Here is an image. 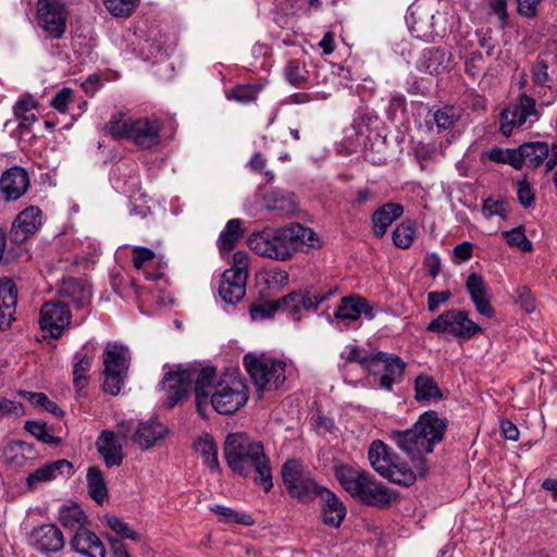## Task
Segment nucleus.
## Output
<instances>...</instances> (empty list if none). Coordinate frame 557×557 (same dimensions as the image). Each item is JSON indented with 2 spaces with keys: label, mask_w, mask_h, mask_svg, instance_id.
<instances>
[{
  "label": "nucleus",
  "mask_w": 557,
  "mask_h": 557,
  "mask_svg": "<svg viewBox=\"0 0 557 557\" xmlns=\"http://www.w3.org/2000/svg\"><path fill=\"white\" fill-rule=\"evenodd\" d=\"M375 361L377 368L375 372H369V374L377 377V384L381 388L392 391L394 384L403 381L407 367L406 362L397 355L383 351L376 352Z\"/></svg>",
  "instance_id": "16"
},
{
  "label": "nucleus",
  "mask_w": 557,
  "mask_h": 557,
  "mask_svg": "<svg viewBox=\"0 0 557 557\" xmlns=\"http://www.w3.org/2000/svg\"><path fill=\"white\" fill-rule=\"evenodd\" d=\"M318 496H320L322 500L321 511L323 523L332 528H338L346 517L345 505L326 487H322Z\"/></svg>",
  "instance_id": "27"
},
{
  "label": "nucleus",
  "mask_w": 557,
  "mask_h": 557,
  "mask_svg": "<svg viewBox=\"0 0 557 557\" xmlns=\"http://www.w3.org/2000/svg\"><path fill=\"white\" fill-rule=\"evenodd\" d=\"M502 236L511 247H517L522 251L532 250V243L527 238L524 231L521 226L512 228L510 231H504L502 233Z\"/></svg>",
  "instance_id": "54"
},
{
  "label": "nucleus",
  "mask_w": 557,
  "mask_h": 557,
  "mask_svg": "<svg viewBox=\"0 0 557 557\" xmlns=\"http://www.w3.org/2000/svg\"><path fill=\"white\" fill-rule=\"evenodd\" d=\"M243 221L240 219H232L224 226L218 238V247L221 252L231 251L237 242L244 236Z\"/></svg>",
  "instance_id": "39"
},
{
  "label": "nucleus",
  "mask_w": 557,
  "mask_h": 557,
  "mask_svg": "<svg viewBox=\"0 0 557 557\" xmlns=\"http://www.w3.org/2000/svg\"><path fill=\"white\" fill-rule=\"evenodd\" d=\"M165 431V426L157 421L141 422L132 438L140 448L148 449L163 437Z\"/></svg>",
  "instance_id": "37"
},
{
  "label": "nucleus",
  "mask_w": 557,
  "mask_h": 557,
  "mask_svg": "<svg viewBox=\"0 0 557 557\" xmlns=\"http://www.w3.org/2000/svg\"><path fill=\"white\" fill-rule=\"evenodd\" d=\"M67 12L61 0H44L38 8V24L51 38H61L65 32Z\"/></svg>",
  "instance_id": "17"
},
{
  "label": "nucleus",
  "mask_w": 557,
  "mask_h": 557,
  "mask_svg": "<svg viewBox=\"0 0 557 557\" xmlns=\"http://www.w3.org/2000/svg\"><path fill=\"white\" fill-rule=\"evenodd\" d=\"M247 387L234 373H224L214 386L210 404L220 414H233L246 405Z\"/></svg>",
  "instance_id": "8"
},
{
  "label": "nucleus",
  "mask_w": 557,
  "mask_h": 557,
  "mask_svg": "<svg viewBox=\"0 0 557 557\" xmlns=\"http://www.w3.org/2000/svg\"><path fill=\"white\" fill-rule=\"evenodd\" d=\"M186 370L193 371V382H195L194 392L196 397V408L200 416L205 417V410L209 399L216 385V371L213 367L198 369L195 366L186 367Z\"/></svg>",
  "instance_id": "20"
},
{
  "label": "nucleus",
  "mask_w": 557,
  "mask_h": 557,
  "mask_svg": "<svg viewBox=\"0 0 557 557\" xmlns=\"http://www.w3.org/2000/svg\"><path fill=\"white\" fill-rule=\"evenodd\" d=\"M259 90L260 89L253 85H239L228 90L226 98L245 104L255 101Z\"/></svg>",
  "instance_id": "52"
},
{
  "label": "nucleus",
  "mask_w": 557,
  "mask_h": 557,
  "mask_svg": "<svg viewBox=\"0 0 557 557\" xmlns=\"http://www.w3.org/2000/svg\"><path fill=\"white\" fill-rule=\"evenodd\" d=\"M25 430L30 433L38 441L49 444V445H59L61 443V438L51 435L48 432L47 424L39 421H26Z\"/></svg>",
  "instance_id": "49"
},
{
  "label": "nucleus",
  "mask_w": 557,
  "mask_h": 557,
  "mask_svg": "<svg viewBox=\"0 0 557 557\" xmlns=\"http://www.w3.org/2000/svg\"><path fill=\"white\" fill-rule=\"evenodd\" d=\"M27 544L41 555H51L61 552L65 539L61 529L54 523H42L30 530Z\"/></svg>",
  "instance_id": "14"
},
{
  "label": "nucleus",
  "mask_w": 557,
  "mask_h": 557,
  "mask_svg": "<svg viewBox=\"0 0 557 557\" xmlns=\"http://www.w3.org/2000/svg\"><path fill=\"white\" fill-rule=\"evenodd\" d=\"M282 308H286V302H283L281 298L276 301L252 306L250 308V315L252 320H262L272 317Z\"/></svg>",
  "instance_id": "55"
},
{
  "label": "nucleus",
  "mask_w": 557,
  "mask_h": 557,
  "mask_svg": "<svg viewBox=\"0 0 557 557\" xmlns=\"http://www.w3.org/2000/svg\"><path fill=\"white\" fill-rule=\"evenodd\" d=\"M416 237L414 223L405 221L396 226L392 233L393 243L400 249H407L411 246Z\"/></svg>",
  "instance_id": "45"
},
{
  "label": "nucleus",
  "mask_w": 557,
  "mask_h": 557,
  "mask_svg": "<svg viewBox=\"0 0 557 557\" xmlns=\"http://www.w3.org/2000/svg\"><path fill=\"white\" fill-rule=\"evenodd\" d=\"M281 475L289 496L300 503L312 500L323 487L315 482L305 462L297 458L283 463Z\"/></svg>",
  "instance_id": "6"
},
{
  "label": "nucleus",
  "mask_w": 557,
  "mask_h": 557,
  "mask_svg": "<svg viewBox=\"0 0 557 557\" xmlns=\"http://www.w3.org/2000/svg\"><path fill=\"white\" fill-rule=\"evenodd\" d=\"M72 469L73 465L66 459L48 462L29 473L26 482L29 488H35L39 483L54 480L59 474H70Z\"/></svg>",
  "instance_id": "32"
},
{
  "label": "nucleus",
  "mask_w": 557,
  "mask_h": 557,
  "mask_svg": "<svg viewBox=\"0 0 557 557\" xmlns=\"http://www.w3.org/2000/svg\"><path fill=\"white\" fill-rule=\"evenodd\" d=\"M454 62V55L445 47H431L423 49L417 61L416 69L424 74L437 76L447 73Z\"/></svg>",
  "instance_id": "18"
},
{
  "label": "nucleus",
  "mask_w": 557,
  "mask_h": 557,
  "mask_svg": "<svg viewBox=\"0 0 557 557\" xmlns=\"http://www.w3.org/2000/svg\"><path fill=\"white\" fill-rule=\"evenodd\" d=\"M466 287L471 300L490 297L487 284L481 274L471 273L467 277Z\"/></svg>",
  "instance_id": "51"
},
{
  "label": "nucleus",
  "mask_w": 557,
  "mask_h": 557,
  "mask_svg": "<svg viewBox=\"0 0 557 557\" xmlns=\"http://www.w3.org/2000/svg\"><path fill=\"white\" fill-rule=\"evenodd\" d=\"M131 362L129 350L124 345L108 343L103 352V375L102 388L106 393L116 396L120 394L127 375Z\"/></svg>",
  "instance_id": "9"
},
{
  "label": "nucleus",
  "mask_w": 557,
  "mask_h": 557,
  "mask_svg": "<svg viewBox=\"0 0 557 557\" xmlns=\"http://www.w3.org/2000/svg\"><path fill=\"white\" fill-rule=\"evenodd\" d=\"M284 74L286 81L294 86H300L308 79V72L299 60L288 61Z\"/></svg>",
  "instance_id": "50"
},
{
  "label": "nucleus",
  "mask_w": 557,
  "mask_h": 557,
  "mask_svg": "<svg viewBox=\"0 0 557 557\" xmlns=\"http://www.w3.org/2000/svg\"><path fill=\"white\" fill-rule=\"evenodd\" d=\"M61 297L67 298L75 308L82 309L90 304L91 292L82 281L69 277L63 280L59 289Z\"/></svg>",
  "instance_id": "33"
},
{
  "label": "nucleus",
  "mask_w": 557,
  "mask_h": 557,
  "mask_svg": "<svg viewBox=\"0 0 557 557\" xmlns=\"http://www.w3.org/2000/svg\"><path fill=\"white\" fill-rule=\"evenodd\" d=\"M212 511L221 516V520L225 523H239L244 525H252L255 523L250 515L235 511L228 507L215 505L212 507Z\"/></svg>",
  "instance_id": "48"
},
{
  "label": "nucleus",
  "mask_w": 557,
  "mask_h": 557,
  "mask_svg": "<svg viewBox=\"0 0 557 557\" xmlns=\"http://www.w3.org/2000/svg\"><path fill=\"white\" fill-rule=\"evenodd\" d=\"M249 268L248 252H234L232 265L222 273L219 284V295L225 304L235 305L245 297Z\"/></svg>",
  "instance_id": "7"
},
{
  "label": "nucleus",
  "mask_w": 557,
  "mask_h": 557,
  "mask_svg": "<svg viewBox=\"0 0 557 557\" xmlns=\"http://www.w3.org/2000/svg\"><path fill=\"white\" fill-rule=\"evenodd\" d=\"M133 264L136 269H141L147 262L154 258V252L146 247H135L132 250Z\"/></svg>",
  "instance_id": "63"
},
{
  "label": "nucleus",
  "mask_w": 557,
  "mask_h": 557,
  "mask_svg": "<svg viewBox=\"0 0 557 557\" xmlns=\"http://www.w3.org/2000/svg\"><path fill=\"white\" fill-rule=\"evenodd\" d=\"M96 447L108 467L120 466L123 462V447L114 432L102 431L96 441Z\"/></svg>",
  "instance_id": "28"
},
{
  "label": "nucleus",
  "mask_w": 557,
  "mask_h": 557,
  "mask_svg": "<svg viewBox=\"0 0 557 557\" xmlns=\"http://www.w3.org/2000/svg\"><path fill=\"white\" fill-rule=\"evenodd\" d=\"M38 453L33 444L15 441L4 449V458L8 465L14 468H26L37 459Z\"/></svg>",
  "instance_id": "29"
},
{
  "label": "nucleus",
  "mask_w": 557,
  "mask_h": 557,
  "mask_svg": "<svg viewBox=\"0 0 557 557\" xmlns=\"http://www.w3.org/2000/svg\"><path fill=\"white\" fill-rule=\"evenodd\" d=\"M107 525L114 531L122 539H131L133 541H138L139 535L137 532L133 531L128 523L124 522L121 518L115 516H107L106 518Z\"/></svg>",
  "instance_id": "56"
},
{
  "label": "nucleus",
  "mask_w": 557,
  "mask_h": 557,
  "mask_svg": "<svg viewBox=\"0 0 557 557\" xmlns=\"http://www.w3.org/2000/svg\"><path fill=\"white\" fill-rule=\"evenodd\" d=\"M109 13L115 17H127L137 7V0H103Z\"/></svg>",
  "instance_id": "53"
},
{
  "label": "nucleus",
  "mask_w": 557,
  "mask_h": 557,
  "mask_svg": "<svg viewBox=\"0 0 557 557\" xmlns=\"http://www.w3.org/2000/svg\"><path fill=\"white\" fill-rule=\"evenodd\" d=\"M482 214L485 219L498 215L503 219L507 216L506 202L503 199L487 198L482 206Z\"/></svg>",
  "instance_id": "59"
},
{
  "label": "nucleus",
  "mask_w": 557,
  "mask_h": 557,
  "mask_svg": "<svg viewBox=\"0 0 557 557\" xmlns=\"http://www.w3.org/2000/svg\"><path fill=\"white\" fill-rule=\"evenodd\" d=\"M487 157L495 163L509 164L517 170L521 169L519 147L516 149L494 147L490 149Z\"/></svg>",
  "instance_id": "46"
},
{
  "label": "nucleus",
  "mask_w": 557,
  "mask_h": 557,
  "mask_svg": "<svg viewBox=\"0 0 557 557\" xmlns=\"http://www.w3.org/2000/svg\"><path fill=\"white\" fill-rule=\"evenodd\" d=\"M71 320L69 305L59 299L47 301L41 306L39 324L41 330L48 332L52 338H59L64 329L70 325Z\"/></svg>",
  "instance_id": "15"
},
{
  "label": "nucleus",
  "mask_w": 557,
  "mask_h": 557,
  "mask_svg": "<svg viewBox=\"0 0 557 557\" xmlns=\"http://www.w3.org/2000/svg\"><path fill=\"white\" fill-rule=\"evenodd\" d=\"M42 225V211L37 206H30L21 211L14 219L10 238L15 244H22L33 237Z\"/></svg>",
  "instance_id": "19"
},
{
  "label": "nucleus",
  "mask_w": 557,
  "mask_h": 557,
  "mask_svg": "<svg viewBox=\"0 0 557 557\" xmlns=\"http://www.w3.org/2000/svg\"><path fill=\"white\" fill-rule=\"evenodd\" d=\"M412 460L416 461V471L396 455V460H393V465L388 467V472L384 473L383 478L398 485H412L417 480V475L424 478L428 473L426 460L424 458L416 457Z\"/></svg>",
  "instance_id": "22"
},
{
  "label": "nucleus",
  "mask_w": 557,
  "mask_h": 557,
  "mask_svg": "<svg viewBox=\"0 0 557 557\" xmlns=\"http://www.w3.org/2000/svg\"><path fill=\"white\" fill-rule=\"evenodd\" d=\"M17 304V289L10 278L0 280V317L9 322L14 321V313Z\"/></svg>",
  "instance_id": "38"
},
{
  "label": "nucleus",
  "mask_w": 557,
  "mask_h": 557,
  "mask_svg": "<svg viewBox=\"0 0 557 557\" xmlns=\"http://www.w3.org/2000/svg\"><path fill=\"white\" fill-rule=\"evenodd\" d=\"M368 459L374 471L383 476L396 460V454L383 441L375 440L370 444Z\"/></svg>",
  "instance_id": "34"
},
{
  "label": "nucleus",
  "mask_w": 557,
  "mask_h": 557,
  "mask_svg": "<svg viewBox=\"0 0 557 557\" xmlns=\"http://www.w3.org/2000/svg\"><path fill=\"white\" fill-rule=\"evenodd\" d=\"M337 292L336 287H330L325 292H308L306 294L301 293H290L285 297H282V301L286 302V308H290L292 310H299L302 307L306 310L315 309L318 305L325 301L329 297L335 295Z\"/></svg>",
  "instance_id": "31"
},
{
  "label": "nucleus",
  "mask_w": 557,
  "mask_h": 557,
  "mask_svg": "<svg viewBox=\"0 0 557 557\" xmlns=\"http://www.w3.org/2000/svg\"><path fill=\"white\" fill-rule=\"evenodd\" d=\"M86 515L84 511L76 505L74 506H64L60 509L58 520L65 528L76 529L83 528V524L86 522Z\"/></svg>",
  "instance_id": "44"
},
{
  "label": "nucleus",
  "mask_w": 557,
  "mask_h": 557,
  "mask_svg": "<svg viewBox=\"0 0 557 557\" xmlns=\"http://www.w3.org/2000/svg\"><path fill=\"white\" fill-rule=\"evenodd\" d=\"M193 371L177 367L173 372H168L161 381V389L164 393V404L168 408H174L185 400L191 389Z\"/></svg>",
  "instance_id": "13"
},
{
  "label": "nucleus",
  "mask_w": 557,
  "mask_h": 557,
  "mask_svg": "<svg viewBox=\"0 0 557 557\" xmlns=\"http://www.w3.org/2000/svg\"><path fill=\"white\" fill-rule=\"evenodd\" d=\"M557 71V53L544 51L540 53L532 64L531 78L535 92L545 95V89L552 88L553 77Z\"/></svg>",
  "instance_id": "21"
},
{
  "label": "nucleus",
  "mask_w": 557,
  "mask_h": 557,
  "mask_svg": "<svg viewBox=\"0 0 557 557\" xmlns=\"http://www.w3.org/2000/svg\"><path fill=\"white\" fill-rule=\"evenodd\" d=\"M223 453L231 470L244 478L252 475L253 481L260 484L264 492L273 487L270 460L264 454L261 442L252 441L245 433L227 435Z\"/></svg>",
  "instance_id": "2"
},
{
  "label": "nucleus",
  "mask_w": 557,
  "mask_h": 557,
  "mask_svg": "<svg viewBox=\"0 0 557 557\" xmlns=\"http://www.w3.org/2000/svg\"><path fill=\"white\" fill-rule=\"evenodd\" d=\"M516 301L525 312L530 313L535 310V299L531 290L527 286H520L516 290Z\"/></svg>",
  "instance_id": "61"
},
{
  "label": "nucleus",
  "mask_w": 557,
  "mask_h": 557,
  "mask_svg": "<svg viewBox=\"0 0 557 557\" xmlns=\"http://www.w3.org/2000/svg\"><path fill=\"white\" fill-rule=\"evenodd\" d=\"M72 548L85 557H106V547L99 536L86 528L76 530L71 540Z\"/></svg>",
  "instance_id": "26"
},
{
  "label": "nucleus",
  "mask_w": 557,
  "mask_h": 557,
  "mask_svg": "<svg viewBox=\"0 0 557 557\" xmlns=\"http://www.w3.org/2000/svg\"><path fill=\"white\" fill-rule=\"evenodd\" d=\"M128 139L143 149H150L160 144L161 124L158 120L138 119L134 120Z\"/></svg>",
  "instance_id": "24"
},
{
  "label": "nucleus",
  "mask_w": 557,
  "mask_h": 557,
  "mask_svg": "<svg viewBox=\"0 0 557 557\" xmlns=\"http://www.w3.org/2000/svg\"><path fill=\"white\" fill-rule=\"evenodd\" d=\"M243 362L252 384L259 393L277 389L286 380L287 364L283 360L264 354L248 352L244 356Z\"/></svg>",
  "instance_id": "5"
},
{
  "label": "nucleus",
  "mask_w": 557,
  "mask_h": 557,
  "mask_svg": "<svg viewBox=\"0 0 557 557\" xmlns=\"http://www.w3.org/2000/svg\"><path fill=\"white\" fill-rule=\"evenodd\" d=\"M334 475L348 494L364 505L385 507L392 500L389 490L359 467L337 465L334 467Z\"/></svg>",
  "instance_id": "4"
},
{
  "label": "nucleus",
  "mask_w": 557,
  "mask_h": 557,
  "mask_svg": "<svg viewBox=\"0 0 557 557\" xmlns=\"http://www.w3.org/2000/svg\"><path fill=\"white\" fill-rule=\"evenodd\" d=\"M416 399L429 401L433 398H442V392L433 377L426 374L418 375L414 380Z\"/></svg>",
  "instance_id": "42"
},
{
  "label": "nucleus",
  "mask_w": 557,
  "mask_h": 557,
  "mask_svg": "<svg viewBox=\"0 0 557 557\" xmlns=\"http://www.w3.org/2000/svg\"><path fill=\"white\" fill-rule=\"evenodd\" d=\"M451 297V293L449 290L443 292H430L428 294V310L430 312H435L440 305L445 304Z\"/></svg>",
  "instance_id": "64"
},
{
  "label": "nucleus",
  "mask_w": 557,
  "mask_h": 557,
  "mask_svg": "<svg viewBox=\"0 0 557 557\" xmlns=\"http://www.w3.org/2000/svg\"><path fill=\"white\" fill-rule=\"evenodd\" d=\"M364 314L369 320L374 318L373 308L369 301L358 295L343 297L341 304L334 312V317L344 321L347 325L358 321Z\"/></svg>",
  "instance_id": "25"
},
{
  "label": "nucleus",
  "mask_w": 557,
  "mask_h": 557,
  "mask_svg": "<svg viewBox=\"0 0 557 557\" xmlns=\"http://www.w3.org/2000/svg\"><path fill=\"white\" fill-rule=\"evenodd\" d=\"M436 10L428 3H416L410 7L407 25L411 35L420 40L431 41L438 36L435 21Z\"/></svg>",
  "instance_id": "12"
},
{
  "label": "nucleus",
  "mask_w": 557,
  "mask_h": 557,
  "mask_svg": "<svg viewBox=\"0 0 557 557\" xmlns=\"http://www.w3.org/2000/svg\"><path fill=\"white\" fill-rule=\"evenodd\" d=\"M27 398L32 404L57 417H62L64 414V411L54 401L50 400L44 393L28 392Z\"/></svg>",
  "instance_id": "57"
},
{
  "label": "nucleus",
  "mask_w": 557,
  "mask_h": 557,
  "mask_svg": "<svg viewBox=\"0 0 557 557\" xmlns=\"http://www.w3.org/2000/svg\"><path fill=\"white\" fill-rule=\"evenodd\" d=\"M426 331L448 334L457 339L466 341L480 333L482 329L469 318L467 311L450 309L433 319L428 324Z\"/></svg>",
  "instance_id": "10"
},
{
  "label": "nucleus",
  "mask_w": 557,
  "mask_h": 557,
  "mask_svg": "<svg viewBox=\"0 0 557 557\" xmlns=\"http://www.w3.org/2000/svg\"><path fill=\"white\" fill-rule=\"evenodd\" d=\"M29 176L25 169L12 166L0 178V189L8 201L20 199L29 188Z\"/></svg>",
  "instance_id": "23"
},
{
  "label": "nucleus",
  "mask_w": 557,
  "mask_h": 557,
  "mask_svg": "<svg viewBox=\"0 0 557 557\" xmlns=\"http://www.w3.org/2000/svg\"><path fill=\"white\" fill-rule=\"evenodd\" d=\"M74 358L76 361L73 366V383L76 389H83L89 383V377L86 373L91 368L94 355L77 351Z\"/></svg>",
  "instance_id": "41"
},
{
  "label": "nucleus",
  "mask_w": 557,
  "mask_h": 557,
  "mask_svg": "<svg viewBox=\"0 0 557 557\" xmlns=\"http://www.w3.org/2000/svg\"><path fill=\"white\" fill-rule=\"evenodd\" d=\"M466 72L472 76L476 77L480 75L484 67V60L479 51H473L469 54L465 62Z\"/></svg>",
  "instance_id": "62"
},
{
  "label": "nucleus",
  "mask_w": 557,
  "mask_h": 557,
  "mask_svg": "<svg viewBox=\"0 0 557 557\" xmlns=\"http://www.w3.org/2000/svg\"><path fill=\"white\" fill-rule=\"evenodd\" d=\"M549 147L546 143H524L519 146L520 164L536 169L548 157Z\"/></svg>",
  "instance_id": "36"
},
{
  "label": "nucleus",
  "mask_w": 557,
  "mask_h": 557,
  "mask_svg": "<svg viewBox=\"0 0 557 557\" xmlns=\"http://www.w3.org/2000/svg\"><path fill=\"white\" fill-rule=\"evenodd\" d=\"M341 357L347 362H357L368 372H375L377 362L375 361L376 354L368 355L360 347L350 345L347 350L342 352Z\"/></svg>",
  "instance_id": "43"
},
{
  "label": "nucleus",
  "mask_w": 557,
  "mask_h": 557,
  "mask_svg": "<svg viewBox=\"0 0 557 557\" xmlns=\"http://www.w3.org/2000/svg\"><path fill=\"white\" fill-rule=\"evenodd\" d=\"M404 213V207L399 203L387 202L381 206L372 214L373 234L376 238H382L387 228Z\"/></svg>",
  "instance_id": "30"
},
{
  "label": "nucleus",
  "mask_w": 557,
  "mask_h": 557,
  "mask_svg": "<svg viewBox=\"0 0 557 557\" xmlns=\"http://www.w3.org/2000/svg\"><path fill=\"white\" fill-rule=\"evenodd\" d=\"M459 117L457 110L454 107H443L434 114L436 126L441 129H448L455 125Z\"/></svg>",
  "instance_id": "58"
},
{
  "label": "nucleus",
  "mask_w": 557,
  "mask_h": 557,
  "mask_svg": "<svg viewBox=\"0 0 557 557\" xmlns=\"http://www.w3.org/2000/svg\"><path fill=\"white\" fill-rule=\"evenodd\" d=\"M447 430V420L430 410L422 413L411 429L392 431L389 437L411 459L433 451L441 443Z\"/></svg>",
  "instance_id": "3"
},
{
  "label": "nucleus",
  "mask_w": 557,
  "mask_h": 557,
  "mask_svg": "<svg viewBox=\"0 0 557 557\" xmlns=\"http://www.w3.org/2000/svg\"><path fill=\"white\" fill-rule=\"evenodd\" d=\"M540 113L533 97L521 94L516 102L505 108L499 115V132L502 135L509 137L513 131L521 127L525 123H534L539 121Z\"/></svg>",
  "instance_id": "11"
},
{
  "label": "nucleus",
  "mask_w": 557,
  "mask_h": 557,
  "mask_svg": "<svg viewBox=\"0 0 557 557\" xmlns=\"http://www.w3.org/2000/svg\"><path fill=\"white\" fill-rule=\"evenodd\" d=\"M72 96L73 90L71 88L64 87L61 90H59L55 94V96L50 100V104L60 113H65L67 111L70 102L72 101Z\"/></svg>",
  "instance_id": "60"
},
{
  "label": "nucleus",
  "mask_w": 557,
  "mask_h": 557,
  "mask_svg": "<svg viewBox=\"0 0 557 557\" xmlns=\"http://www.w3.org/2000/svg\"><path fill=\"white\" fill-rule=\"evenodd\" d=\"M134 120H123L122 113L113 114L110 121L106 124L104 131L113 138H128L131 133V125Z\"/></svg>",
  "instance_id": "47"
},
{
  "label": "nucleus",
  "mask_w": 557,
  "mask_h": 557,
  "mask_svg": "<svg viewBox=\"0 0 557 557\" xmlns=\"http://www.w3.org/2000/svg\"><path fill=\"white\" fill-rule=\"evenodd\" d=\"M264 207L268 211L281 215H289L297 210V203L292 193L272 190L263 197Z\"/></svg>",
  "instance_id": "35"
},
{
  "label": "nucleus",
  "mask_w": 557,
  "mask_h": 557,
  "mask_svg": "<svg viewBox=\"0 0 557 557\" xmlns=\"http://www.w3.org/2000/svg\"><path fill=\"white\" fill-rule=\"evenodd\" d=\"M89 496L99 505L108 499V488L102 471L98 467H90L86 474Z\"/></svg>",
  "instance_id": "40"
},
{
  "label": "nucleus",
  "mask_w": 557,
  "mask_h": 557,
  "mask_svg": "<svg viewBox=\"0 0 557 557\" xmlns=\"http://www.w3.org/2000/svg\"><path fill=\"white\" fill-rule=\"evenodd\" d=\"M318 235L309 227L292 223L282 227H264L247 238V245L258 256L287 261L301 246H319Z\"/></svg>",
  "instance_id": "1"
}]
</instances>
